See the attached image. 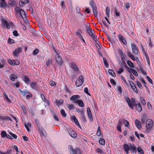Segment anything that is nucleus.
<instances>
[{"mask_svg":"<svg viewBox=\"0 0 154 154\" xmlns=\"http://www.w3.org/2000/svg\"><path fill=\"white\" fill-rule=\"evenodd\" d=\"M122 120L123 121L122 122H123V123L125 125V126L126 127L129 128V122L126 120H124L123 119Z\"/></svg>","mask_w":154,"mask_h":154,"instance_id":"cd10ccee","label":"nucleus"},{"mask_svg":"<svg viewBox=\"0 0 154 154\" xmlns=\"http://www.w3.org/2000/svg\"><path fill=\"white\" fill-rule=\"evenodd\" d=\"M87 30L88 32L91 36L94 34V30H92L90 26L88 27Z\"/></svg>","mask_w":154,"mask_h":154,"instance_id":"4be33fe9","label":"nucleus"},{"mask_svg":"<svg viewBox=\"0 0 154 154\" xmlns=\"http://www.w3.org/2000/svg\"><path fill=\"white\" fill-rule=\"evenodd\" d=\"M128 54L129 57H130L134 61L136 60L137 63L138 62H139L138 58L137 57L135 58L134 57V56L132 55L130 52H128Z\"/></svg>","mask_w":154,"mask_h":154,"instance_id":"412c9836","label":"nucleus"},{"mask_svg":"<svg viewBox=\"0 0 154 154\" xmlns=\"http://www.w3.org/2000/svg\"><path fill=\"white\" fill-rule=\"evenodd\" d=\"M6 2L2 1H0V7L3 8H5L6 7Z\"/></svg>","mask_w":154,"mask_h":154,"instance_id":"7c9ffc66","label":"nucleus"},{"mask_svg":"<svg viewBox=\"0 0 154 154\" xmlns=\"http://www.w3.org/2000/svg\"><path fill=\"white\" fill-rule=\"evenodd\" d=\"M12 85H13L14 86H15L16 87L18 88L19 86L20 83L19 82H17L16 83H13L12 84Z\"/></svg>","mask_w":154,"mask_h":154,"instance_id":"680f3d73","label":"nucleus"},{"mask_svg":"<svg viewBox=\"0 0 154 154\" xmlns=\"http://www.w3.org/2000/svg\"><path fill=\"white\" fill-rule=\"evenodd\" d=\"M10 78L11 81H14L17 78V76L14 74H12L10 76Z\"/></svg>","mask_w":154,"mask_h":154,"instance_id":"bb28decb","label":"nucleus"},{"mask_svg":"<svg viewBox=\"0 0 154 154\" xmlns=\"http://www.w3.org/2000/svg\"><path fill=\"white\" fill-rule=\"evenodd\" d=\"M70 64L71 67L72 68H73L74 70L75 71H77V70L78 68L75 63H71Z\"/></svg>","mask_w":154,"mask_h":154,"instance_id":"c756f323","label":"nucleus"},{"mask_svg":"<svg viewBox=\"0 0 154 154\" xmlns=\"http://www.w3.org/2000/svg\"><path fill=\"white\" fill-rule=\"evenodd\" d=\"M22 49L21 48H17L13 52V55L15 57H17L19 53L22 51Z\"/></svg>","mask_w":154,"mask_h":154,"instance_id":"9b49d317","label":"nucleus"},{"mask_svg":"<svg viewBox=\"0 0 154 154\" xmlns=\"http://www.w3.org/2000/svg\"><path fill=\"white\" fill-rule=\"evenodd\" d=\"M101 134V132L100 130V128L99 127H98L97 129V134L98 136H99Z\"/></svg>","mask_w":154,"mask_h":154,"instance_id":"13d9d810","label":"nucleus"},{"mask_svg":"<svg viewBox=\"0 0 154 154\" xmlns=\"http://www.w3.org/2000/svg\"><path fill=\"white\" fill-rule=\"evenodd\" d=\"M67 107L69 109H73L74 108V106L72 104H68Z\"/></svg>","mask_w":154,"mask_h":154,"instance_id":"49530a36","label":"nucleus"},{"mask_svg":"<svg viewBox=\"0 0 154 154\" xmlns=\"http://www.w3.org/2000/svg\"><path fill=\"white\" fill-rule=\"evenodd\" d=\"M84 82L82 76H81L77 79L75 82L76 85L77 87L81 86Z\"/></svg>","mask_w":154,"mask_h":154,"instance_id":"7ed1b4c3","label":"nucleus"},{"mask_svg":"<svg viewBox=\"0 0 154 154\" xmlns=\"http://www.w3.org/2000/svg\"><path fill=\"white\" fill-rule=\"evenodd\" d=\"M124 70L122 68H119V69L118 70L117 72L119 74H121L123 72Z\"/></svg>","mask_w":154,"mask_h":154,"instance_id":"e2e57ef3","label":"nucleus"},{"mask_svg":"<svg viewBox=\"0 0 154 154\" xmlns=\"http://www.w3.org/2000/svg\"><path fill=\"white\" fill-rule=\"evenodd\" d=\"M93 38L94 40L95 41L97 42V38L96 35L94 34L93 35L91 36Z\"/></svg>","mask_w":154,"mask_h":154,"instance_id":"8fccbe9b","label":"nucleus"},{"mask_svg":"<svg viewBox=\"0 0 154 154\" xmlns=\"http://www.w3.org/2000/svg\"><path fill=\"white\" fill-rule=\"evenodd\" d=\"M96 151L99 153H100L102 154H103L104 153L103 151L100 148H98L96 149Z\"/></svg>","mask_w":154,"mask_h":154,"instance_id":"a18cd8bd","label":"nucleus"},{"mask_svg":"<svg viewBox=\"0 0 154 154\" xmlns=\"http://www.w3.org/2000/svg\"><path fill=\"white\" fill-rule=\"evenodd\" d=\"M108 72L113 77H114L116 76V74L111 69H109L108 70Z\"/></svg>","mask_w":154,"mask_h":154,"instance_id":"2f4dec72","label":"nucleus"},{"mask_svg":"<svg viewBox=\"0 0 154 154\" xmlns=\"http://www.w3.org/2000/svg\"><path fill=\"white\" fill-rule=\"evenodd\" d=\"M87 114L90 121L91 122L93 121V118L92 116V113L89 107L87 108Z\"/></svg>","mask_w":154,"mask_h":154,"instance_id":"6e6552de","label":"nucleus"},{"mask_svg":"<svg viewBox=\"0 0 154 154\" xmlns=\"http://www.w3.org/2000/svg\"><path fill=\"white\" fill-rule=\"evenodd\" d=\"M73 102L75 103H78L79 106L82 107L84 106V104L83 102L80 100H74Z\"/></svg>","mask_w":154,"mask_h":154,"instance_id":"dca6fc26","label":"nucleus"},{"mask_svg":"<svg viewBox=\"0 0 154 154\" xmlns=\"http://www.w3.org/2000/svg\"><path fill=\"white\" fill-rule=\"evenodd\" d=\"M30 85L31 87L33 89H35L37 87V85L35 82H32L30 84Z\"/></svg>","mask_w":154,"mask_h":154,"instance_id":"72a5a7b5","label":"nucleus"},{"mask_svg":"<svg viewBox=\"0 0 154 154\" xmlns=\"http://www.w3.org/2000/svg\"><path fill=\"white\" fill-rule=\"evenodd\" d=\"M20 14L23 20L25 23L26 24H28L29 22L27 19V15L25 12L24 10H22L20 11Z\"/></svg>","mask_w":154,"mask_h":154,"instance_id":"f03ea898","label":"nucleus"},{"mask_svg":"<svg viewBox=\"0 0 154 154\" xmlns=\"http://www.w3.org/2000/svg\"><path fill=\"white\" fill-rule=\"evenodd\" d=\"M9 120L11 121H12V120L8 116H4L3 117V120Z\"/></svg>","mask_w":154,"mask_h":154,"instance_id":"864d4df0","label":"nucleus"},{"mask_svg":"<svg viewBox=\"0 0 154 154\" xmlns=\"http://www.w3.org/2000/svg\"><path fill=\"white\" fill-rule=\"evenodd\" d=\"M106 15L108 17H109L110 11V8L109 7H107L106 8Z\"/></svg>","mask_w":154,"mask_h":154,"instance_id":"4c0bfd02","label":"nucleus"},{"mask_svg":"<svg viewBox=\"0 0 154 154\" xmlns=\"http://www.w3.org/2000/svg\"><path fill=\"white\" fill-rule=\"evenodd\" d=\"M71 119H72V120H73L74 121L75 124L78 125V126H79V128H81V126L80 125V124H79L77 119L76 118V117L75 116H72L71 117Z\"/></svg>","mask_w":154,"mask_h":154,"instance_id":"f3484780","label":"nucleus"},{"mask_svg":"<svg viewBox=\"0 0 154 154\" xmlns=\"http://www.w3.org/2000/svg\"><path fill=\"white\" fill-rule=\"evenodd\" d=\"M60 113L62 115V116L64 117H66V115L65 112V111L63 109H61L60 111Z\"/></svg>","mask_w":154,"mask_h":154,"instance_id":"a19ab883","label":"nucleus"},{"mask_svg":"<svg viewBox=\"0 0 154 154\" xmlns=\"http://www.w3.org/2000/svg\"><path fill=\"white\" fill-rule=\"evenodd\" d=\"M4 98L5 100H6L8 102H11V100L8 98V96L5 94H4Z\"/></svg>","mask_w":154,"mask_h":154,"instance_id":"603ef678","label":"nucleus"},{"mask_svg":"<svg viewBox=\"0 0 154 154\" xmlns=\"http://www.w3.org/2000/svg\"><path fill=\"white\" fill-rule=\"evenodd\" d=\"M38 132L40 136L42 137H45L47 136V134L45 131L42 127H39V128Z\"/></svg>","mask_w":154,"mask_h":154,"instance_id":"0eeeda50","label":"nucleus"},{"mask_svg":"<svg viewBox=\"0 0 154 154\" xmlns=\"http://www.w3.org/2000/svg\"><path fill=\"white\" fill-rule=\"evenodd\" d=\"M25 126L27 131H29V127H30L31 126V123L30 122H28L26 124H25Z\"/></svg>","mask_w":154,"mask_h":154,"instance_id":"473e14b6","label":"nucleus"},{"mask_svg":"<svg viewBox=\"0 0 154 154\" xmlns=\"http://www.w3.org/2000/svg\"><path fill=\"white\" fill-rule=\"evenodd\" d=\"M6 131H2L1 133V136L2 137L4 138L6 136Z\"/></svg>","mask_w":154,"mask_h":154,"instance_id":"09e8293b","label":"nucleus"},{"mask_svg":"<svg viewBox=\"0 0 154 154\" xmlns=\"http://www.w3.org/2000/svg\"><path fill=\"white\" fill-rule=\"evenodd\" d=\"M9 134L11 135L14 139H17V136L15 134L11 132H9Z\"/></svg>","mask_w":154,"mask_h":154,"instance_id":"6e6d98bb","label":"nucleus"},{"mask_svg":"<svg viewBox=\"0 0 154 154\" xmlns=\"http://www.w3.org/2000/svg\"><path fill=\"white\" fill-rule=\"evenodd\" d=\"M84 92L86 93L88 95L90 96L91 95L89 94L88 89L87 88H85L84 90Z\"/></svg>","mask_w":154,"mask_h":154,"instance_id":"052dcab7","label":"nucleus"},{"mask_svg":"<svg viewBox=\"0 0 154 154\" xmlns=\"http://www.w3.org/2000/svg\"><path fill=\"white\" fill-rule=\"evenodd\" d=\"M71 154H81V152L79 149H76L75 150L71 149H70Z\"/></svg>","mask_w":154,"mask_h":154,"instance_id":"ddd939ff","label":"nucleus"},{"mask_svg":"<svg viewBox=\"0 0 154 154\" xmlns=\"http://www.w3.org/2000/svg\"><path fill=\"white\" fill-rule=\"evenodd\" d=\"M13 35L15 36H18V33L17 31L14 30L13 32Z\"/></svg>","mask_w":154,"mask_h":154,"instance_id":"774afa93","label":"nucleus"},{"mask_svg":"<svg viewBox=\"0 0 154 154\" xmlns=\"http://www.w3.org/2000/svg\"><path fill=\"white\" fill-rule=\"evenodd\" d=\"M140 100L141 101L143 105H146V101H145L144 98H143V97H140Z\"/></svg>","mask_w":154,"mask_h":154,"instance_id":"de8ad7c7","label":"nucleus"},{"mask_svg":"<svg viewBox=\"0 0 154 154\" xmlns=\"http://www.w3.org/2000/svg\"><path fill=\"white\" fill-rule=\"evenodd\" d=\"M124 148V150L127 154H128L129 153V151L130 149V146L126 144H124L123 145Z\"/></svg>","mask_w":154,"mask_h":154,"instance_id":"a211bd4d","label":"nucleus"},{"mask_svg":"<svg viewBox=\"0 0 154 154\" xmlns=\"http://www.w3.org/2000/svg\"><path fill=\"white\" fill-rule=\"evenodd\" d=\"M90 5L92 7V8L96 7L95 6V5L94 4V2L92 1H91L90 2Z\"/></svg>","mask_w":154,"mask_h":154,"instance_id":"4d7b16f0","label":"nucleus"},{"mask_svg":"<svg viewBox=\"0 0 154 154\" xmlns=\"http://www.w3.org/2000/svg\"><path fill=\"white\" fill-rule=\"evenodd\" d=\"M131 71L134 75L137 76L138 75L137 72L135 69H131Z\"/></svg>","mask_w":154,"mask_h":154,"instance_id":"79ce46f5","label":"nucleus"},{"mask_svg":"<svg viewBox=\"0 0 154 154\" xmlns=\"http://www.w3.org/2000/svg\"><path fill=\"white\" fill-rule=\"evenodd\" d=\"M99 143L100 144L104 145L105 144V141L103 139H100L99 141Z\"/></svg>","mask_w":154,"mask_h":154,"instance_id":"c03bdc74","label":"nucleus"},{"mask_svg":"<svg viewBox=\"0 0 154 154\" xmlns=\"http://www.w3.org/2000/svg\"><path fill=\"white\" fill-rule=\"evenodd\" d=\"M135 125L139 129L141 128V125L140 122L137 120L135 121Z\"/></svg>","mask_w":154,"mask_h":154,"instance_id":"5701e85b","label":"nucleus"},{"mask_svg":"<svg viewBox=\"0 0 154 154\" xmlns=\"http://www.w3.org/2000/svg\"><path fill=\"white\" fill-rule=\"evenodd\" d=\"M39 52V50L37 48H36L34 51L33 54L34 55H36Z\"/></svg>","mask_w":154,"mask_h":154,"instance_id":"0e129e2a","label":"nucleus"},{"mask_svg":"<svg viewBox=\"0 0 154 154\" xmlns=\"http://www.w3.org/2000/svg\"><path fill=\"white\" fill-rule=\"evenodd\" d=\"M0 20L3 26L8 29L10 28V26H13V23L10 21H8L3 17H2Z\"/></svg>","mask_w":154,"mask_h":154,"instance_id":"f257e3e1","label":"nucleus"},{"mask_svg":"<svg viewBox=\"0 0 154 154\" xmlns=\"http://www.w3.org/2000/svg\"><path fill=\"white\" fill-rule=\"evenodd\" d=\"M145 58L146 59V61H147L148 64L149 65H150V63L149 62V58L148 56L147 55V54H145Z\"/></svg>","mask_w":154,"mask_h":154,"instance_id":"37998d69","label":"nucleus"},{"mask_svg":"<svg viewBox=\"0 0 154 154\" xmlns=\"http://www.w3.org/2000/svg\"><path fill=\"white\" fill-rule=\"evenodd\" d=\"M118 37L120 41H121L123 44L125 45L126 44L127 42L126 40L122 35H119Z\"/></svg>","mask_w":154,"mask_h":154,"instance_id":"f8f14e48","label":"nucleus"},{"mask_svg":"<svg viewBox=\"0 0 154 154\" xmlns=\"http://www.w3.org/2000/svg\"><path fill=\"white\" fill-rule=\"evenodd\" d=\"M22 9H20V8L18 7H16L15 8V11L17 13H20V11L22 10Z\"/></svg>","mask_w":154,"mask_h":154,"instance_id":"5fc2aeb1","label":"nucleus"},{"mask_svg":"<svg viewBox=\"0 0 154 154\" xmlns=\"http://www.w3.org/2000/svg\"><path fill=\"white\" fill-rule=\"evenodd\" d=\"M76 36L79 37V38H82V36L80 34V33L78 32H76Z\"/></svg>","mask_w":154,"mask_h":154,"instance_id":"3c124183","label":"nucleus"},{"mask_svg":"<svg viewBox=\"0 0 154 154\" xmlns=\"http://www.w3.org/2000/svg\"><path fill=\"white\" fill-rule=\"evenodd\" d=\"M130 147V149L132 152L136 153L137 152V149L135 146L134 144H130L129 145Z\"/></svg>","mask_w":154,"mask_h":154,"instance_id":"2eb2a0df","label":"nucleus"},{"mask_svg":"<svg viewBox=\"0 0 154 154\" xmlns=\"http://www.w3.org/2000/svg\"><path fill=\"white\" fill-rule=\"evenodd\" d=\"M81 115V117L80 118V119L81 121L83 122H85L86 121V118L85 116V112H82V114Z\"/></svg>","mask_w":154,"mask_h":154,"instance_id":"aec40b11","label":"nucleus"},{"mask_svg":"<svg viewBox=\"0 0 154 154\" xmlns=\"http://www.w3.org/2000/svg\"><path fill=\"white\" fill-rule=\"evenodd\" d=\"M28 3V0H20L19 4L20 6L23 7L24 4Z\"/></svg>","mask_w":154,"mask_h":154,"instance_id":"393cba45","label":"nucleus"},{"mask_svg":"<svg viewBox=\"0 0 154 154\" xmlns=\"http://www.w3.org/2000/svg\"><path fill=\"white\" fill-rule=\"evenodd\" d=\"M135 107L136 110L139 112H140L141 111L142 108L140 105L139 103L136 105Z\"/></svg>","mask_w":154,"mask_h":154,"instance_id":"a878e982","label":"nucleus"},{"mask_svg":"<svg viewBox=\"0 0 154 154\" xmlns=\"http://www.w3.org/2000/svg\"><path fill=\"white\" fill-rule=\"evenodd\" d=\"M55 59L57 63L60 64L62 63V58L57 53H56V54L55 55Z\"/></svg>","mask_w":154,"mask_h":154,"instance_id":"9d476101","label":"nucleus"},{"mask_svg":"<svg viewBox=\"0 0 154 154\" xmlns=\"http://www.w3.org/2000/svg\"><path fill=\"white\" fill-rule=\"evenodd\" d=\"M153 124L152 120L151 119H148L146 122V127L148 129H151Z\"/></svg>","mask_w":154,"mask_h":154,"instance_id":"20e7f679","label":"nucleus"},{"mask_svg":"<svg viewBox=\"0 0 154 154\" xmlns=\"http://www.w3.org/2000/svg\"><path fill=\"white\" fill-rule=\"evenodd\" d=\"M140 70L142 74L144 75H146V73L145 71L143 70L142 67H140Z\"/></svg>","mask_w":154,"mask_h":154,"instance_id":"338daca9","label":"nucleus"},{"mask_svg":"<svg viewBox=\"0 0 154 154\" xmlns=\"http://www.w3.org/2000/svg\"><path fill=\"white\" fill-rule=\"evenodd\" d=\"M23 80L26 83H29V78L26 76H25L23 78Z\"/></svg>","mask_w":154,"mask_h":154,"instance_id":"c9c22d12","label":"nucleus"},{"mask_svg":"<svg viewBox=\"0 0 154 154\" xmlns=\"http://www.w3.org/2000/svg\"><path fill=\"white\" fill-rule=\"evenodd\" d=\"M131 47L133 54L136 55H138V47L136 46L135 44L134 43H132L131 44Z\"/></svg>","mask_w":154,"mask_h":154,"instance_id":"39448f33","label":"nucleus"},{"mask_svg":"<svg viewBox=\"0 0 154 154\" xmlns=\"http://www.w3.org/2000/svg\"><path fill=\"white\" fill-rule=\"evenodd\" d=\"M146 78L149 81V82L152 84H153L152 81L151 79L148 76H146Z\"/></svg>","mask_w":154,"mask_h":154,"instance_id":"bf43d9fd","label":"nucleus"},{"mask_svg":"<svg viewBox=\"0 0 154 154\" xmlns=\"http://www.w3.org/2000/svg\"><path fill=\"white\" fill-rule=\"evenodd\" d=\"M136 82L138 87L141 89L142 88V87L141 83L138 81H137Z\"/></svg>","mask_w":154,"mask_h":154,"instance_id":"69168bd1","label":"nucleus"},{"mask_svg":"<svg viewBox=\"0 0 154 154\" xmlns=\"http://www.w3.org/2000/svg\"><path fill=\"white\" fill-rule=\"evenodd\" d=\"M67 131L71 137L75 138L77 136V134L70 128L67 129Z\"/></svg>","mask_w":154,"mask_h":154,"instance_id":"423d86ee","label":"nucleus"},{"mask_svg":"<svg viewBox=\"0 0 154 154\" xmlns=\"http://www.w3.org/2000/svg\"><path fill=\"white\" fill-rule=\"evenodd\" d=\"M123 121L122 119H120L118 121V124L117 125V128L118 131L121 132V126Z\"/></svg>","mask_w":154,"mask_h":154,"instance_id":"6ab92c4d","label":"nucleus"},{"mask_svg":"<svg viewBox=\"0 0 154 154\" xmlns=\"http://www.w3.org/2000/svg\"><path fill=\"white\" fill-rule=\"evenodd\" d=\"M8 62L9 63L11 66L14 65V60H11L10 59L8 60Z\"/></svg>","mask_w":154,"mask_h":154,"instance_id":"ea45409f","label":"nucleus"},{"mask_svg":"<svg viewBox=\"0 0 154 154\" xmlns=\"http://www.w3.org/2000/svg\"><path fill=\"white\" fill-rule=\"evenodd\" d=\"M92 10H93V12L94 15L95 16H97V8L96 7L94 8H92Z\"/></svg>","mask_w":154,"mask_h":154,"instance_id":"58836bf2","label":"nucleus"},{"mask_svg":"<svg viewBox=\"0 0 154 154\" xmlns=\"http://www.w3.org/2000/svg\"><path fill=\"white\" fill-rule=\"evenodd\" d=\"M125 100L128 103L129 106L131 108H133V105L134 104V101L133 102V100H134V99H131V101L129 98L126 97L125 98Z\"/></svg>","mask_w":154,"mask_h":154,"instance_id":"1a4fd4ad","label":"nucleus"},{"mask_svg":"<svg viewBox=\"0 0 154 154\" xmlns=\"http://www.w3.org/2000/svg\"><path fill=\"white\" fill-rule=\"evenodd\" d=\"M137 152L139 154H144V152L143 150V149L141 148L139 146L137 148Z\"/></svg>","mask_w":154,"mask_h":154,"instance_id":"e433bc0d","label":"nucleus"},{"mask_svg":"<svg viewBox=\"0 0 154 154\" xmlns=\"http://www.w3.org/2000/svg\"><path fill=\"white\" fill-rule=\"evenodd\" d=\"M127 64L130 67L133 68H135V66L133 63L130 61H128L127 62Z\"/></svg>","mask_w":154,"mask_h":154,"instance_id":"f704fd0d","label":"nucleus"},{"mask_svg":"<svg viewBox=\"0 0 154 154\" xmlns=\"http://www.w3.org/2000/svg\"><path fill=\"white\" fill-rule=\"evenodd\" d=\"M103 61L104 63L105 66L106 68H108L109 66V64L108 62L107 61L106 59L104 58H103Z\"/></svg>","mask_w":154,"mask_h":154,"instance_id":"c85d7f7f","label":"nucleus"},{"mask_svg":"<svg viewBox=\"0 0 154 154\" xmlns=\"http://www.w3.org/2000/svg\"><path fill=\"white\" fill-rule=\"evenodd\" d=\"M80 98V96L78 95H74L72 96L70 98L71 100H76L77 99H79Z\"/></svg>","mask_w":154,"mask_h":154,"instance_id":"b1692460","label":"nucleus"},{"mask_svg":"<svg viewBox=\"0 0 154 154\" xmlns=\"http://www.w3.org/2000/svg\"><path fill=\"white\" fill-rule=\"evenodd\" d=\"M129 84L130 86H131L133 91H134L136 93H137L138 91L136 87L135 86V85L134 84V83L132 82H129Z\"/></svg>","mask_w":154,"mask_h":154,"instance_id":"4468645a","label":"nucleus"}]
</instances>
